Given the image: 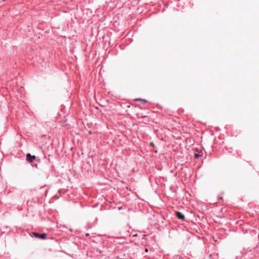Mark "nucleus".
<instances>
[{"instance_id": "obj_5", "label": "nucleus", "mask_w": 259, "mask_h": 259, "mask_svg": "<svg viewBox=\"0 0 259 259\" xmlns=\"http://www.w3.org/2000/svg\"><path fill=\"white\" fill-rule=\"evenodd\" d=\"M136 101H141L142 103L145 102V101L144 100H141V99H136Z\"/></svg>"}, {"instance_id": "obj_7", "label": "nucleus", "mask_w": 259, "mask_h": 259, "mask_svg": "<svg viewBox=\"0 0 259 259\" xmlns=\"http://www.w3.org/2000/svg\"><path fill=\"white\" fill-rule=\"evenodd\" d=\"M145 251H146V252H148V249H146Z\"/></svg>"}, {"instance_id": "obj_4", "label": "nucleus", "mask_w": 259, "mask_h": 259, "mask_svg": "<svg viewBox=\"0 0 259 259\" xmlns=\"http://www.w3.org/2000/svg\"><path fill=\"white\" fill-rule=\"evenodd\" d=\"M201 155H199V154H195V157L196 158H198V157H199Z\"/></svg>"}, {"instance_id": "obj_2", "label": "nucleus", "mask_w": 259, "mask_h": 259, "mask_svg": "<svg viewBox=\"0 0 259 259\" xmlns=\"http://www.w3.org/2000/svg\"><path fill=\"white\" fill-rule=\"evenodd\" d=\"M26 157H27V160L30 162H33L35 159V158H36L35 156H34V155L31 156L30 155V154H29V153H28L26 155Z\"/></svg>"}, {"instance_id": "obj_3", "label": "nucleus", "mask_w": 259, "mask_h": 259, "mask_svg": "<svg viewBox=\"0 0 259 259\" xmlns=\"http://www.w3.org/2000/svg\"><path fill=\"white\" fill-rule=\"evenodd\" d=\"M177 217L181 220H184L185 219V215L183 214L181 212L177 211L176 212Z\"/></svg>"}, {"instance_id": "obj_1", "label": "nucleus", "mask_w": 259, "mask_h": 259, "mask_svg": "<svg viewBox=\"0 0 259 259\" xmlns=\"http://www.w3.org/2000/svg\"><path fill=\"white\" fill-rule=\"evenodd\" d=\"M32 234L34 237H35L36 238H40L41 239H46L47 237V234L46 233H42V234H39L38 233L34 232Z\"/></svg>"}, {"instance_id": "obj_6", "label": "nucleus", "mask_w": 259, "mask_h": 259, "mask_svg": "<svg viewBox=\"0 0 259 259\" xmlns=\"http://www.w3.org/2000/svg\"><path fill=\"white\" fill-rule=\"evenodd\" d=\"M86 236H89V234L88 233H87V234H86Z\"/></svg>"}]
</instances>
